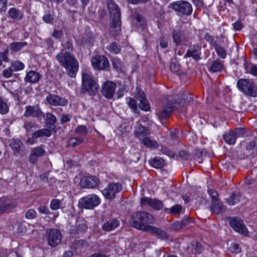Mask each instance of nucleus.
<instances>
[{
    "mask_svg": "<svg viewBox=\"0 0 257 257\" xmlns=\"http://www.w3.org/2000/svg\"><path fill=\"white\" fill-rule=\"evenodd\" d=\"M120 225V221L116 218H112L106 221L102 225L103 230L109 232L114 230Z\"/></svg>",
    "mask_w": 257,
    "mask_h": 257,
    "instance_id": "24",
    "label": "nucleus"
},
{
    "mask_svg": "<svg viewBox=\"0 0 257 257\" xmlns=\"http://www.w3.org/2000/svg\"><path fill=\"white\" fill-rule=\"evenodd\" d=\"M7 0H0V14L6 12L7 9Z\"/></svg>",
    "mask_w": 257,
    "mask_h": 257,
    "instance_id": "59",
    "label": "nucleus"
},
{
    "mask_svg": "<svg viewBox=\"0 0 257 257\" xmlns=\"http://www.w3.org/2000/svg\"><path fill=\"white\" fill-rule=\"evenodd\" d=\"M43 20L44 22L47 24L53 23L54 20V17L50 13L45 14L43 17Z\"/></svg>",
    "mask_w": 257,
    "mask_h": 257,
    "instance_id": "57",
    "label": "nucleus"
},
{
    "mask_svg": "<svg viewBox=\"0 0 257 257\" xmlns=\"http://www.w3.org/2000/svg\"><path fill=\"white\" fill-rule=\"evenodd\" d=\"M107 50L113 54H118L121 50L120 46L116 42H113L107 47Z\"/></svg>",
    "mask_w": 257,
    "mask_h": 257,
    "instance_id": "42",
    "label": "nucleus"
},
{
    "mask_svg": "<svg viewBox=\"0 0 257 257\" xmlns=\"http://www.w3.org/2000/svg\"><path fill=\"white\" fill-rule=\"evenodd\" d=\"M56 59L66 70L71 78L75 77L79 68V63L74 55L70 52L61 51L57 54Z\"/></svg>",
    "mask_w": 257,
    "mask_h": 257,
    "instance_id": "1",
    "label": "nucleus"
},
{
    "mask_svg": "<svg viewBox=\"0 0 257 257\" xmlns=\"http://www.w3.org/2000/svg\"><path fill=\"white\" fill-rule=\"evenodd\" d=\"M61 201L58 199H53L50 204V207L52 210H56L61 207Z\"/></svg>",
    "mask_w": 257,
    "mask_h": 257,
    "instance_id": "49",
    "label": "nucleus"
},
{
    "mask_svg": "<svg viewBox=\"0 0 257 257\" xmlns=\"http://www.w3.org/2000/svg\"><path fill=\"white\" fill-rule=\"evenodd\" d=\"M161 152L169 157L174 158L175 156V153L170 150L168 148L162 147L161 150Z\"/></svg>",
    "mask_w": 257,
    "mask_h": 257,
    "instance_id": "56",
    "label": "nucleus"
},
{
    "mask_svg": "<svg viewBox=\"0 0 257 257\" xmlns=\"http://www.w3.org/2000/svg\"><path fill=\"white\" fill-rule=\"evenodd\" d=\"M8 15L12 19L14 20L20 21L24 17L23 14L15 8H10L8 11Z\"/></svg>",
    "mask_w": 257,
    "mask_h": 257,
    "instance_id": "28",
    "label": "nucleus"
},
{
    "mask_svg": "<svg viewBox=\"0 0 257 257\" xmlns=\"http://www.w3.org/2000/svg\"><path fill=\"white\" fill-rule=\"evenodd\" d=\"M152 198L144 197H142L140 201V205L142 208H146L147 206H151Z\"/></svg>",
    "mask_w": 257,
    "mask_h": 257,
    "instance_id": "52",
    "label": "nucleus"
},
{
    "mask_svg": "<svg viewBox=\"0 0 257 257\" xmlns=\"http://www.w3.org/2000/svg\"><path fill=\"white\" fill-rule=\"evenodd\" d=\"M146 232L150 233L161 240H167L169 238V235L165 230L152 225L149 227Z\"/></svg>",
    "mask_w": 257,
    "mask_h": 257,
    "instance_id": "20",
    "label": "nucleus"
},
{
    "mask_svg": "<svg viewBox=\"0 0 257 257\" xmlns=\"http://www.w3.org/2000/svg\"><path fill=\"white\" fill-rule=\"evenodd\" d=\"M169 9L174 11L176 15L180 17L190 16L193 11L192 5L186 1H178L172 2L168 5Z\"/></svg>",
    "mask_w": 257,
    "mask_h": 257,
    "instance_id": "5",
    "label": "nucleus"
},
{
    "mask_svg": "<svg viewBox=\"0 0 257 257\" xmlns=\"http://www.w3.org/2000/svg\"><path fill=\"white\" fill-rule=\"evenodd\" d=\"M182 210V206L181 205L177 204L172 206L170 208H165L164 211L168 214H179Z\"/></svg>",
    "mask_w": 257,
    "mask_h": 257,
    "instance_id": "35",
    "label": "nucleus"
},
{
    "mask_svg": "<svg viewBox=\"0 0 257 257\" xmlns=\"http://www.w3.org/2000/svg\"><path fill=\"white\" fill-rule=\"evenodd\" d=\"M150 207L156 210H161L163 208V202L158 199H152Z\"/></svg>",
    "mask_w": 257,
    "mask_h": 257,
    "instance_id": "43",
    "label": "nucleus"
},
{
    "mask_svg": "<svg viewBox=\"0 0 257 257\" xmlns=\"http://www.w3.org/2000/svg\"><path fill=\"white\" fill-rule=\"evenodd\" d=\"M204 39L210 45L213 46L214 48L217 45L215 38L213 36L209 35L208 33H206L205 34Z\"/></svg>",
    "mask_w": 257,
    "mask_h": 257,
    "instance_id": "53",
    "label": "nucleus"
},
{
    "mask_svg": "<svg viewBox=\"0 0 257 257\" xmlns=\"http://www.w3.org/2000/svg\"><path fill=\"white\" fill-rule=\"evenodd\" d=\"M93 67L97 70L104 69L109 65L107 58L104 56H95L91 58Z\"/></svg>",
    "mask_w": 257,
    "mask_h": 257,
    "instance_id": "11",
    "label": "nucleus"
},
{
    "mask_svg": "<svg viewBox=\"0 0 257 257\" xmlns=\"http://www.w3.org/2000/svg\"><path fill=\"white\" fill-rule=\"evenodd\" d=\"M27 45L28 43L26 42H14L10 44V48L12 52H17Z\"/></svg>",
    "mask_w": 257,
    "mask_h": 257,
    "instance_id": "29",
    "label": "nucleus"
},
{
    "mask_svg": "<svg viewBox=\"0 0 257 257\" xmlns=\"http://www.w3.org/2000/svg\"><path fill=\"white\" fill-rule=\"evenodd\" d=\"M224 141L229 145L235 144L236 140L235 134L233 131H230L224 134L223 136Z\"/></svg>",
    "mask_w": 257,
    "mask_h": 257,
    "instance_id": "31",
    "label": "nucleus"
},
{
    "mask_svg": "<svg viewBox=\"0 0 257 257\" xmlns=\"http://www.w3.org/2000/svg\"><path fill=\"white\" fill-rule=\"evenodd\" d=\"M45 116L46 123L49 125V127H51V126L54 125L57 121L56 117L53 114L49 112H47L46 113Z\"/></svg>",
    "mask_w": 257,
    "mask_h": 257,
    "instance_id": "40",
    "label": "nucleus"
},
{
    "mask_svg": "<svg viewBox=\"0 0 257 257\" xmlns=\"http://www.w3.org/2000/svg\"><path fill=\"white\" fill-rule=\"evenodd\" d=\"M37 215L36 211L33 209H29L25 213V217L27 219H34Z\"/></svg>",
    "mask_w": 257,
    "mask_h": 257,
    "instance_id": "54",
    "label": "nucleus"
},
{
    "mask_svg": "<svg viewBox=\"0 0 257 257\" xmlns=\"http://www.w3.org/2000/svg\"><path fill=\"white\" fill-rule=\"evenodd\" d=\"M240 194L238 192H234L227 199V202L230 205H234L239 202Z\"/></svg>",
    "mask_w": 257,
    "mask_h": 257,
    "instance_id": "36",
    "label": "nucleus"
},
{
    "mask_svg": "<svg viewBox=\"0 0 257 257\" xmlns=\"http://www.w3.org/2000/svg\"><path fill=\"white\" fill-rule=\"evenodd\" d=\"M172 38L173 42L175 43L176 46H179L182 43L184 45H187L184 34L183 31L179 29L173 30Z\"/></svg>",
    "mask_w": 257,
    "mask_h": 257,
    "instance_id": "23",
    "label": "nucleus"
},
{
    "mask_svg": "<svg viewBox=\"0 0 257 257\" xmlns=\"http://www.w3.org/2000/svg\"><path fill=\"white\" fill-rule=\"evenodd\" d=\"M83 142V139L81 137H74L71 138L68 142L69 146L76 147L80 145Z\"/></svg>",
    "mask_w": 257,
    "mask_h": 257,
    "instance_id": "44",
    "label": "nucleus"
},
{
    "mask_svg": "<svg viewBox=\"0 0 257 257\" xmlns=\"http://www.w3.org/2000/svg\"><path fill=\"white\" fill-rule=\"evenodd\" d=\"M132 225L134 228L146 231L150 226L155 222L154 217L150 213L146 211H138L132 215Z\"/></svg>",
    "mask_w": 257,
    "mask_h": 257,
    "instance_id": "2",
    "label": "nucleus"
},
{
    "mask_svg": "<svg viewBox=\"0 0 257 257\" xmlns=\"http://www.w3.org/2000/svg\"><path fill=\"white\" fill-rule=\"evenodd\" d=\"M188 250L189 252H191L192 254H199L202 250V245L200 243L195 241L188 247Z\"/></svg>",
    "mask_w": 257,
    "mask_h": 257,
    "instance_id": "33",
    "label": "nucleus"
},
{
    "mask_svg": "<svg viewBox=\"0 0 257 257\" xmlns=\"http://www.w3.org/2000/svg\"><path fill=\"white\" fill-rule=\"evenodd\" d=\"M125 100L127 104L131 108V109L134 110L136 113H139L140 112V110L137 107V103L135 99L132 97H127L125 98Z\"/></svg>",
    "mask_w": 257,
    "mask_h": 257,
    "instance_id": "39",
    "label": "nucleus"
},
{
    "mask_svg": "<svg viewBox=\"0 0 257 257\" xmlns=\"http://www.w3.org/2000/svg\"><path fill=\"white\" fill-rule=\"evenodd\" d=\"M14 71L11 68L10 66L9 68L5 69L3 71V75L5 78H10L13 74Z\"/></svg>",
    "mask_w": 257,
    "mask_h": 257,
    "instance_id": "60",
    "label": "nucleus"
},
{
    "mask_svg": "<svg viewBox=\"0 0 257 257\" xmlns=\"http://www.w3.org/2000/svg\"><path fill=\"white\" fill-rule=\"evenodd\" d=\"M41 77V76L38 72L30 70L27 72L25 80L27 82L35 83L40 80Z\"/></svg>",
    "mask_w": 257,
    "mask_h": 257,
    "instance_id": "27",
    "label": "nucleus"
},
{
    "mask_svg": "<svg viewBox=\"0 0 257 257\" xmlns=\"http://www.w3.org/2000/svg\"><path fill=\"white\" fill-rule=\"evenodd\" d=\"M9 108L7 104L4 101L3 98L0 96V113L6 114L8 112Z\"/></svg>",
    "mask_w": 257,
    "mask_h": 257,
    "instance_id": "48",
    "label": "nucleus"
},
{
    "mask_svg": "<svg viewBox=\"0 0 257 257\" xmlns=\"http://www.w3.org/2000/svg\"><path fill=\"white\" fill-rule=\"evenodd\" d=\"M149 164L153 167L159 169L163 167L165 164L164 160L159 157H155L149 161Z\"/></svg>",
    "mask_w": 257,
    "mask_h": 257,
    "instance_id": "32",
    "label": "nucleus"
},
{
    "mask_svg": "<svg viewBox=\"0 0 257 257\" xmlns=\"http://www.w3.org/2000/svg\"><path fill=\"white\" fill-rule=\"evenodd\" d=\"M236 137H240L243 136L245 133V130L243 128H237L233 131Z\"/></svg>",
    "mask_w": 257,
    "mask_h": 257,
    "instance_id": "61",
    "label": "nucleus"
},
{
    "mask_svg": "<svg viewBox=\"0 0 257 257\" xmlns=\"http://www.w3.org/2000/svg\"><path fill=\"white\" fill-rule=\"evenodd\" d=\"M116 84L112 81H107L102 85L101 93L106 98H112L116 89Z\"/></svg>",
    "mask_w": 257,
    "mask_h": 257,
    "instance_id": "14",
    "label": "nucleus"
},
{
    "mask_svg": "<svg viewBox=\"0 0 257 257\" xmlns=\"http://www.w3.org/2000/svg\"><path fill=\"white\" fill-rule=\"evenodd\" d=\"M142 143L148 148H157L159 145L157 142L155 140H151L150 138L145 137L142 139Z\"/></svg>",
    "mask_w": 257,
    "mask_h": 257,
    "instance_id": "34",
    "label": "nucleus"
},
{
    "mask_svg": "<svg viewBox=\"0 0 257 257\" xmlns=\"http://www.w3.org/2000/svg\"><path fill=\"white\" fill-rule=\"evenodd\" d=\"M99 183L98 179L94 176L83 177L80 181V185L84 188H94Z\"/></svg>",
    "mask_w": 257,
    "mask_h": 257,
    "instance_id": "17",
    "label": "nucleus"
},
{
    "mask_svg": "<svg viewBox=\"0 0 257 257\" xmlns=\"http://www.w3.org/2000/svg\"><path fill=\"white\" fill-rule=\"evenodd\" d=\"M230 249L231 252L237 253L240 251L241 249L238 244L233 242L231 244Z\"/></svg>",
    "mask_w": 257,
    "mask_h": 257,
    "instance_id": "58",
    "label": "nucleus"
},
{
    "mask_svg": "<svg viewBox=\"0 0 257 257\" xmlns=\"http://www.w3.org/2000/svg\"><path fill=\"white\" fill-rule=\"evenodd\" d=\"M229 220L230 226L235 231L241 234H247L248 231L242 220L238 217L230 218Z\"/></svg>",
    "mask_w": 257,
    "mask_h": 257,
    "instance_id": "12",
    "label": "nucleus"
},
{
    "mask_svg": "<svg viewBox=\"0 0 257 257\" xmlns=\"http://www.w3.org/2000/svg\"><path fill=\"white\" fill-rule=\"evenodd\" d=\"M170 68L174 72H178L180 70V65L176 62V60L172 61L170 63Z\"/></svg>",
    "mask_w": 257,
    "mask_h": 257,
    "instance_id": "55",
    "label": "nucleus"
},
{
    "mask_svg": "<svg viewBox=\"0 0 257 257\" xmlns=\"http://www.w3.org/2000/svg\"><path fill=\"white\" fill-rule=\"evenodd\" d=\"M25 109L26 110L23 114L25 117H38L43 114V112L38 106L27 105Z\"/></svg>",
    "mask_w": 257,
    "mask_h": 257,
    "instance_id": "18",
    "label": "nucleus"
},
{
    "mask_svg": "<svg viewBox=\"0 0 257 257\" xmlns=\"http://www.w3.org/2000/svg\"><path fill=\"white\" fill-rule=\"evenodd\" d=\"M122 189L121 185L119 183L112 182L109 183L107 187L101 191L104 197L107 199H113L116 194Z\"/></svg>",
    "mask_w": 257,
    "mask_h": 257,
    "instance_id": "8",
    "label": "nucleus"
},
{
    "mask_svg": "<svg viewBox=\"0 0 257 257\" xmlns=\"http://www.w3.org/2000/svg\"><path fill=\"white\" fill-rule=\"evenodd\" d=\"M110 14V31L113 36L117 35L120 31V11L118 6L112 0L107 2Z\"/></svg>",
    "mask_w": 257,
    "mask_h": 257,
    "instance_id": "3",
    "label": "nucleus"
},
{
    "mask_svg": "<svg viewBox=\"0 0 257 257\" xmlns=\"http://www.w3.org/2000/svg\"><path fill=\"white\" fill-rule=\"evenodd\" d=\"M223 68V61L220 60H216L213 61L209 69L210 71L213 73L221 71Z\"/></svg>",
    "mask_w": 257,
    "mask_h": 257,
    "instance_id": "30",
    "label": "nucleus"
},
{
    "mask_svg": "<svg viewBox=\"0 0 257 257\" xmlns=\"http://www.w3.org/2000/svg\"><path fill=\"white\" fill-rule=\"evenodd\" d=\"M22 145L23 143L20 139H13L11 141L10 146L15 156L22 157L24 155V152L21 149Z\"/></svg>",
    "mask_w": 257,
    "mask_h": 257,
    "instance_id": "22",
    "label": "nucleus"
},
{
    "mask_svg": "<svg viewBox=\"0 0 257 257\" xmlns=\"http://www.w3.org/2000/svg\"><path fill=\"white\" fill-rule=\"evenodd\" d=\"M47 102L53 106H66L68 101L65 98L55 94L49 93L46 98Z\"/></svg>",
    "mask_w": 257,
    "mask_h": 257,
    "instance_id": "13",
    "label": "nucleus"
},
{
    "mask_svg": "<svg viewBox=\"0 0 257 257\" xmlns=\"http://www.w3.org/2000/svg\"><path fill=\"white\" fill-rule=\"evenodd\" d=\"M98 85L94 80L93 76L87 72L82 73V85L79 89L80 94L83 95L86 92L92 95L97 91Z\"/></svg>",
    "mask_w": 257,
    "mask_h": 257,
    "instance_id": "4",
    "label": "nucleus"
},
{
    "mask_svg": "<svg viewBox=\"0 0 257 257\" xmlns=\"http://www.w3.org/2000/svg\"><path fill=\"white\" fill-rule=\"evenodd\" d=\"M238 89L246 95L257 96V86L247 79H240L237 82Z\"/></svg>",
    "mask_w": 257,
    "mask_h": 257,
    "instance_id": "6",
    "label": "nucleus"
},
{
    "mask_svg": "<svg viewBox=\"0 0 257 257\" xmlns=\"http://www.w3.org/2000/svg\"><path fill=\"white\" fill-rule=\"evenodd\" d=\"M47 234L48 235L47 241L49 245L55 247L61 242L62 236L59 229L56 228L47 229Z\"/></svg>",
    "mask_w": 257,
    "mask_h": 257,
    "instance_id": "9",
    "label": "nucleus"
},
{
    "mask_svg": "<svg viewBox=\"0 0 257 257\" xmlns=\"http://www.w3.org/2000/svg\"><path fill=\"white\" fill-rule=\"evenodd\" d=\"M75 133L78 135L85 136L87 134L88 130L85 125H80L76 128Z\"/></svg>",
    "mask_w": 257,
    "mask_h": 257,
    "instance_id": "51",
    "label": "nucleus"
},
{
    "mask_svg": "<svg viewBox=\"0 0 257 257\" xmlns=\"http://www.w3.org/2000/svg\"><path fill=\"white\" fill-rule=\"evenodd\" d=\"M150 134L149 129L142 125H139L138 127H136L135 134L136 137H139L141 135H147Z\"/></svg>",
    "mask_w": 257,
    "mask_h": 257,
    "instance_id": "38",
    "label": "nucleus"
},
{
    "mask_svg": "<svg viewBox=\"0 0 257 257\" xmlns=\"http://www.w3.org/2000/svg\"><path fill=\"white\" fill-rule=\"evenodd\" d=\"M9 52V49L7 48L4 52H0V66L3 65V62H8L9 61V58L8 57V54Z\"/></svg>",
    "mask_w": 257,
    "mask_h": 257,
    "instance_id": "45",
    "label": "nucleus"
},
{
    "mask_svg": "<svg viewBox=\"0 0 257 257\" xmlns=\"http://www.w3.org/2000/svg\"><path fill=\"white\" fill-rule=\"evenodd\" d=\"M171 229L174 231H178L182 228V226L179 221L175 222L171 225Z\"/></svg>",
    "mask_w": 257,
    "mask_h": 257,
    "instance_id": "64",
    "label": "nucleus"
},
{
    "mask_svg": "<svg viewBox=\"0 0 257 257\" xmlns=\"http://www.w3.org/2000/svg\"><path fill=\"white\" fill-rule=\"evenodd\" d=\"M139 107L142 110L148 111L150 110V105L149 101L147 99H144L143 100L140 101L139 103Z\"/></svg>",
    "mask_w": 257,
    "mask_h": 257,
    "instance_id": "47",
    "label": "nucleus"
},
{
    "mask_svg": "<svg viewBox=\"0 0 257 257\" xmlns=\"http://www.w3.org/2000/svg\"><path fill=\"white\" fill-rule=\"evenodd\" d=\"M173 98L170 97L168 98V101L163 105L162 110L158 112V114L160 119H166L169 117L174 109V104L179 103L181 102L174 100L173 101Z\"/></svg>",
    "mask_w": 257,
    "mask_h": 257,
    "instance_id": "10",
    "label": "nucleus"
},
{
    "mask_svg": "<svg viewBox=\"0 0 257 257\" xmlns=\"http://www.w3.org/2000/svg\"><path fill=\"white\" fill-rule=\"evenodd\" d=\"M46 151L41 146L34 148L29 157V161L30 163L34 164L39 157L45 155Z\"/></svg>",
    "mask_w": 257,
    "mask_h": 257,
    "instance_id": "19",
    "label": "nucleus"
},
{
    "mask_svg": "<svg viewBox=\"0 0 257 257\" xmlns=\"http://www.w3.org/2000/svg\"><path fill=\"white\" fill-rule=\"evenodd\" d=\"M101 202L100 198L95 194H91L80 198L78 201V207L86 209H93Z\"/></svg>",
    "mask_w": 257,
    "mask_h": 257,
    "instance_id": "7",
    "label": "nucleus"
},
{
    "mask_svg": "<svg viewBox=\"0 0 257 257\" xmlns=\"http://www.w3.org/2000/svg\"><path fill=\"white\" fill-rule=\"evenodd\" d=\"M62 46L63 47L61 51H64L65 52H71L73 50V44L71 41L68 40L65 42H64L62 44Z\"/></svg>",
    "mask_w": 257,
    "mask_h": 257,
    "instance_id": "46",
    "label": "nucleus"
},
{
    "mask_svg": "<svg viewBox=\"0 0 257 257\" xmlns=\"http://www.w3.org/2000/svg\"><path fill=\"white\" fill-rule=\"evenodd\" d=\"M17 202L11 200L7 197H3L0 198V214L15 208L17 206Z\"/></svg>",
    "mask_w": 257,
    "mask_h": 257,
    "instance_id": "16",
    "label": "nucleus"
},
{
    "mask_svg": "<svg viewBox=\"0 0 257 257\" xmlns=\"http://www.w3.org/2000/svg\"><path fill=\"white\" fill-rule=\"evenodd\" d=\"M51 135V132L48 128H42L36 131L32 134L31 137L27 138L26 142L29 145L36 143V139L41 137H49Z\"/></svg>",
    "mask_w": 257,
    "mask_h": 257,
    "instance_id": "15",
    "label": "nucleus"
},
{
    "mask_svg": "<svg viewBox=\"0 0 257 257\" xmlns=\"http://www.w3.org/2000/svg\"><path fill=\"white\" fill-rule=\"evenodd\" d=\"M44 44L47 48V49L53 48L54 41L51 38H47L45 40Z\"/></svg>",
    "mask_w": 257,
    "mask_h": 257,
    "instance_id": "63",
    "label": "nucleus"
},
{
    "mask_svg": "<svg viewBox=\"0 0 257 257\" xmlns=\"http://www.w3.org/2000/svg\"><path fill=\"white\" fill-rule=\"evenodd\" d=\"M225 206L219 200L212 201L210 209L212 212L219 214L225 210Z\"/></svg>",
    "mask_w": 257,
    "mask_h": 257,
    "instance_id": "26",
    "label": "nucleus"
},
{
    "mask_svg": "<svg viewBox=\"0 0 257 257\" xmlns=\"http://www.w3.org/2000/svg\"><path fill=\"white\" fill-rule=\"evenodd\" d=\"M89 246L88 242L84 240H75L72 244V248L77 252L80 253L85 250Z\"/></svg>",
    "mask_w": 257,
    "mask_h": 257,
    "instance_id": "25",
    "label": "nucleus"
},
{
    "mask_svg": "<svg viewBox=\"0 0 257 257\" xmlns=\"http://www.w3.org/2000/svg\"><path fill=\"white\" fill-rule=\"evenodd\" d=\"M11 67L14 72H16L23 70L25 67V65L19 60H15L12 62Z\"/></svg>",
    "mask_w": 257,
    "mask_h": 257,
    "instance_id": "41",
    "label": "nucleus"
},
{
    "mask_svg": "<svg viewBox=\"0 0 257 257\" xmlns=\"http://www.w3.org/2000/svg\"><path fill=\"white\" fill-rule=\"evenodd\" d=\"M217 55L221 58L224 59L226 56V52L225 49L218 44L214 47Z\"/></svg>",
    "mask_w": 257,
    "mask_h": 257,
    "instance_id": "50",
    "label": "nucleus"
},
{
    "mask_svg": "<svg viewBox=\"0 0 257 257\" xmlns=\"http://www.w3.org/2000/svg\"><path fill=\"white\" fill-rule=\"evenodd\" d=\"M208 193L209 196L211 197L212 201L214 200H218V193L215 190L212 189H208Z\"/></svg>",
    "mask_w": 257,
    "mask_h": 257,
    "instance_id": "62",
    "label": "nucleus"
},
{
    "mask_svg": "<svg viewBox=\"0 0 257 257\" xmlns=\"http://www.w3.org/2000/svg\"><path fill=\"white\" fill-rule=\"evenodd\" d=\"M23 127L27 133L35 131L38 128V125L35 122L30 121H25Z\"/></svg>",
    "mask_w": 257,
    "mask_h": 257,
    "instance_id": "37",
    "label": "nucleus"
},
{
    "mask_svg": "<svg viewBox=\"0 0 257 257\" xmlns=\"http://www.w3.org/2000/svg\"><path fill=\"white\" fill-rule=\"evenodd\" d=\"M201 50V46L198 44H194L190 49H189L184 57L185 58L192 57L195 60L198 61L201 59L199 56V52Z\"/></svg>",
    "mask_w": 257,
    "mask_h": 257,
    "instance_id": "21",
    "label": "nucleus"
}]
</instances>
